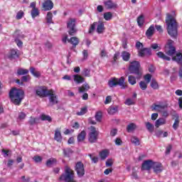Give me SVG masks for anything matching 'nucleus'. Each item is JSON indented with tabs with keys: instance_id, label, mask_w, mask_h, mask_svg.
<instances>
[{
	"instance_id": "obj_27",
	"label": "nucleus",
	"mask_w": 182,
	"mask_h": 182,
	"mask_svg": "<svg viewBox=\"0 0 182 182\" xmlns=\"http://www.w3.org/2000/svg\"><path fill=\"white\" fill-rule=\"evenodd\" d=\"M166 121L164 118H159L155 122V127L159 129V126H163L166 124Z\"/></svg>"
},
{
	"instance_id": "obj_57",
	"label": "nucleus",
	"mask_w": 182,
	"mask_h": 182,
	"mask_svg": "<svg viewBox=\"0 0 182 182\" xmlns=\"http://www.w3.org/2000/svg\"><path fill=\"white\" fill-rule=\"evenodd\" d=\"M125 105H127V106H132V105H134V102L133 101V100L128 98L125 101Z\"/></svg>"
},
{
	"instance_id": "obj_24",
	"label": "nucleus",
	"mask_w": 182,
	"mask_h": 182,
	"mask_svg": "<svg viewBox=\"0 0 182 182\" xmlns=\"http://www.w3.org/2000/svg\"><path fill=\"white\" fill-rule=\"evenodd\" d=\"M73 77L74 82H75L77 85H80V83H83V82H85V77L80 76V75H75Z\"/></svg>"
},
{
	"instance_id": "obj_17",
	"label": "nucleus",
	"mask_w": 182,
	"mask_h": 182,
	"mask_svg": "<svg viewBox=\"0 0 182 182\" xmlns=\"http://www.w3.org/2000/svg\"><path fill=\"white\" fill-rule=\"evenodd\" d=\"M105 8L107 9H114V8H117V4L112 0H108L105 2Z\"/></svg>"
},
{
	"instance_id": "obj_38",
	"label": "nucleus",
	"mask_w": 182,
	"mask_h": 182,
	"mask_svg": "<svg viewBox=\"0 0 182 182\" xmlns=\"http://www.w3.org/2000/svg\"><path fill=\"white\" fill-rule=\"evenodd\" d=\"M30 72L31 75H33L36 77H39L41 76V73H39L38 71H36L35 68L33 67L30 68Z\"/></svg>"
},
{
	"instance_id": "obj_35",
	"label": "nucleus",
	"mask_w": 182,
	"mask_h": 182,
	"mask_svg": "<svg viewBox=\"0 0 182 182\" xmlns=\"http://www.w3.org/2000/svg\"><path fill=\"white\" fill-rule=\"evenodd\" d=\"M145 126L150 133H153L154 132V125L150 122H145Z\"/></svg>"
},
{
	"instance_id": "obj_31",
	"label": "nucleus",
	"mask_w": 182,
	"mask_h": 182,
	"mask_svg": "<svg viewBox=\"0 0 182 182\" xmlns=\"http://www.w3.org/2000/svg\"><path fill=\"white\" fill-rule=\"evenodd\" d=\"M39 122H41V118H38V117L33 118L31 117L28 121V123L31 126H33V124H38Z\"/></svg>"
},
{
	"instance_id": "obj_52",
	"label": "nucleus",
	"mask_w": 182,
	"mask_h": 182,
	"mask_svg": "<svg viewBox=\"0 0 182 182\" xmlns=\"http://www.w3.org/2000/svg\"><path fill=\"white\" fill-rule=\"evenodd\" d=\"M97 26V22H94L89 30V33H92L93 32V31H95L96 29V26Z\"/></svg>"
},
{
	"instance_id": "obj_48",
	"label": "nucleus",
	"mask_w": 182,
	"mask_h": 182,
	"mask_svg": "<svg viewBox=\"0 0 182 182\" xmlns=\"http://www.w3.org/2000/svg\"><path fill=\"white\" fill-rule=\"evenodd\" d=\"M100 156L102 160H105L107 158V151L104 150L101 151Z\"/></svg>"
},
{
	"instance_id": "obj_11",
	"label": "nucleus",
	"mask_w": 182,
	"mask_h": 182,
	"mask_svg": "<svg viewBox=\"0 0 182 182\" xmlns=\"http://www.w3.org/2000/svg\"><path fill=\"white\" fill-rule=\"evenodd\" d=\"M152 168L155 174H159V173H161V171L164 170L163 164H161L160 162H154Z\"/></svg>"
},
{
	"instance_id": "obj_32",
	"label": "nucleus",
	"mask_w": 182,
	"mask_h": 182,
	"mask_svg": "<svg viewBox=\"0 0 182 182\" xmlns=\"http://www.w3.org/2000/svg\"><path fill=\"white\" fill-rule=\"evenodd\" d=\"M28 73H29V70L27 69L18 68L17 70V75H18V76H22L23 75H28Z\"/></svg>"
},
{
	"instance_id": "obj_33",
	"label": "nucleus",
	"mask_w": 182,
	"mask_h": 182,
	"mask_svg": "<svg viewBox=\"0 0 182 182\" xmlns=\"http://www.w3.org/2000/svg\"><path fill=\"white\" fill-rule=\"evenodd\" d=\"M175 117L176 119L173 124V129L177 130V129H178V124H180V119H178V114H175Z\"/></svg>"
},
{
	"instance_id": "obj_12",
	"label": "nucleus",
	"mask_w": 182,
	"mask_h": 182,
	"mask_svg": "<svg viewBox=\"0 0 182 182\" xmlns=\"http://www.w3.org/2000/svg\"><path fill=\"white\" fill-rule=\"evenodd\" d=\"M167 107V105H155L154 110H158V112H161L162 116L164 117H168V112L164 110ZM164 110V111H163Z\"/></svg>"
},
{
	"instance_id": "obj_13",
	"label": "nucleus",
	"mask_w": 182,
	"mask_h": 182,
	"mask_svg": "<svg viewBox=\"0 0 182 182\" xmlns=\"http://www.w3.org/2000/svg\"><path fill=\"white\" fill-rule=\"evenodd\" d=\"M19 50L16 49H11L8 54V58L10 60H13V59L19 58Z\"/></svg>"
},
{
	"instance_id": "obj_8",
	"label": "nucleus",
	"mask_w": 182,
	"mask_h": 182,
	"mask_svg": "<svg viewBox=\"0 0 182 182\" xmlns=\"http://www.w3.org/2000/svg\"><path fill=\"white\" fill-rule=\"evenodd\" d=\"M49 96V104L48 106H53L55 105H58V103L59 102V101L58 100V96L55 95V91H53V90H50V92H48V95Z\"/></svg>"
},
{
	"instance_id": "obj_59",
	"label": "nucleus",
	"mask_w": 182,
	"mask_h": 182,
	"mask_svg": "<svg viewBox=\"0 0 182 182\" xmlns=\"http://www.w3.org/2000/svg\"><path fill=\"white\" fill-rule=\"evenodd\" d=\"M151 48H153L154 50H160V47L159 46V44L154 43L151 45Z\"/></svg>"
},
{
	"instance_id": "obj_7",
	"label": "nucleus",
	"mask_w": 182,
	"mask_h": 182,
	"mask_svg": "<svg viewBox=\"0 0 182 182\" xmlns=\"http://www.w3.org/2000/svg\"><path fill=\"white\" fill-rule=\"evenodd\" d=\"M90 132L88 134V141L91 144L96 143L99 138V131L96 130V127L91 126L90 127Z\"/></svg>"
},
{
	"instance_id": "obj_63",
	"label": "nucleus",
	"mask_w": 182,
	"mask_h": 182,
	"mask_svg": "<svg viewBox=\"0 0 182 182\" xmlns=\"http://www.w3.org/2000/svg\"><path fill=\"white\" fill-rule=\"evenodd\" d=\"M110 102H112V96H107L105 99V104L109 105V103H110Z\"/></svg>"
},
{
	"instance_id": "obj_56",
	"label": "nucleus",
	"mask_w": 182,
	"mask_h": 182,
	"mask_svg": "<svg viewBox=\"0 0 182 182\" xmlns=\"http://www.w3.org/2000/svg\"><path fill=\"white\" fill-rule=\"evenodd\" d=\"M106 166L107 167H112V166H113V159H107L106 161Z\"/></svg>"
},
{
	"instance_id": "obj_55",
	"label": "nucleus",
	"mask_w": 182,
	"mask_h": 182,
	"mask_svg": "<svg viewBox=\"0 0 182 182\" xmlns=\"http://www.w3.org/2000/svg\"><path fill=\"white\" fill-rule=\"evenodd\" d=\"M144 78L146 83H150V81L151 80V75L147 74L144 77Z\"/></svg>"
},
{
	"instance_id": "obj_23",
	"label": "nucleus",
	"mask_w": 182,
	"mask_h": 182,
	"mask_svg": "<svg viewBox=\"0 0 182 182\" xmlns=\"http://www.w3.org/2000/svg\"><path fill=\"white\" fill-rule=\"evenodd\" d=\"M89 89H90L89 84L85 83L81 87H78V92L80 93H85V92H87Z\"/></svg>"
},
{
	"instance_id": "obj_26",
	"label": "nucleus",
	"mask_w": 182,
	"mask_h": 182,
	"mask_svg": "<svg viewBox=\"0 0 182 182\" xmlns=\"http://www.w3.org/2000/svg\"><path fill=\"white\" fill-rule=\"evenodd\" d=\"M158 58H160L161 59H163L164 60H168L170 61L171 60V58L168 57V55H166L164 53L159 51L156 53Z\"/></svg>"
},
{
	"instance_id": "obj_58",
	"label": "nucleus",
	"mask_w": 182,
	"mask_h": 182,
	"mask_svg": "<svg viewBox=\"0 0 182 182\" xmlns=\"http://www.w3.org/2000/svg\"><path fill=\"white\" fill-rule=\"evenodd\" d=\"M23 17V11H20L17 13L16 19H22Z\"/></svg>"
},
{
	"instance_id": "obj_42",
	"label": "nucleus",
	"mask_w": 182,
	"mask_h": 182,
	"mask_svg": "<svg viewBox=\"0 0 182 182\" xmlns=\"http://www.w3.org/2000/svg\"><path fill=\"white\" fill-rule=\"evenodd\" d=\"M86 113H87V107H84L81 108L80 112H77V116H83V114H86Z\"/></svg>"
},
{
	"instance_id": "obj_5",
	"label": "nucleus",
	"mask_w": 182,
	"mask_h": 182,
	"mask_svg": "<svg viewBox=\"0 0 182 182\" xmlns=\"http://www.w3.org/2000/svg\"><path fill=\"white\" fill-rule=\"evenodd\" d=\"M108 85L110 87H116L119 85L121 87V89H126L127 85L124 83V77H121L119 80L116 77H112L108 81Z\"/></svg>"
},
{
	"instance_id": "obj_44",
	"label": "nucleus",
	"mask_w": 182,
	"mask_h": 182,
	"mask_svg": "<svg viewBox=\"0 0 182 182\" xmlns=\"http://www.w3.org/2000/svg\"><path fill=\"white\" fill-rule=\"evenodd\" d=\"M108 113L109 114H115V113H117V107H110L108 109Z\"/></svg>"
},
{
	"instance_id": "obj_21",
	"label": "nucleus",
	"mask_w": 182,
	"mask_h": 182,
	"mask_svg": "<svg viewBox=\"0 0 182 182\" xmlns=\"http://www.w3.org/2000/svg\"><path fill=\"white\" fill-rule=\"evenodd\" d=\"M172 60L176 62L178 65H182V54L181 53H176V56L172 57Z\"/></svg>"
},
{
	"instance_id": "obj_39",
	"label": "nucleus",
	"mask_w": 182,
	"mask_h": 182,
	"mask_svg": "<svg viewBox=\"0 0 182 182\" xmlns=\"http://www.w3.org/2000/svg\"><path fill=\"white\" fill-rule=\"evenodd\" d=\"M52 18H53V14H52V12H48L46 16L47 23H53Z\"/></svg>"
},
{
	"instance_id": "obj_15",
	"label": "nucleus",
	"mask_w": 182,
	"mask_h": 182,
	"mask_svg": "<svg viewBox=\"0 0 182 182\" xmlns=\"http://www.w3.org/2000/svg\"><path fill=\"white\" fill-rule=\"evenodd\" d=\"M42 8L43 11H50L53 9V2L50 0H46L43 3Z\"/></svg>"
},
{
	"instance_id": "obj_43",
	"label": "nucleus",
	"mask_w": 182,
	"mask_h": 182,
	"mask_svg": "<svg viewBox=\"0 0 182 182\" xmlns=\"http://www.w3.org/2000/svg\"><path fill=\"white\" fill-rule=\"evenodd\" d=\"M112 18H113V14H112L111 12H107L104 14V19H105V21H110Z\"/></svg>"
},
{
	"instance_id": "obj_36",
	"label": "nucleus",
	"mask_w": 182,
	"mask_h": 182,
	"mask_svg": "<svg viewBox=\"0 0 182 182\" xmlns=\"http://www.w3.org/2000/svg\"><path fill=\"white\" fill-rule=\"evenodd\" d=\"M39 9H32L31 15L33 19H35L36 16H39Z\"/></svg>"
},
{
	"instance_id": "obj_29",
	"label": "nucleus",
	"mask_w": 182,
	"mask_h": 182,
	"mask_svg": "<svg viewBox=\"0 0 182 182\" xmlns=\"http://www.w3.org/2000/svg\"><path fill=\"white\" fill-rule=\"evenodd\" d=\"M121 56L123 60H124V62H129V60H130L131 55H130V53L127 51H122Z\"/></svg>"
},
{
	"instance_id": "obj_6",
	"label": "nucleus",
	"mask_w": 182,
	"mask_h": 182,
	"mask_svg": "<svg viewBox=\"0 0 182 182\" xmlns=\"http://www.w3.org/2000/svg\"><path fill=\"white\" fill-rule=\"evenodd\" d=\"M67 28L68 33L70 36H75L77 33V28H76V18H69L67 21Z\"/></svg>"
},
{
	"instance_id": "obj_10",
	"label": "nucleus",
	"mask_w": 182,
	"mask_h": 182,
	"mask_svg": "<svg viewBox=\"0 0 182 182\" xmlns=\"http://www.w3.org/2000/svg\"><path fill=\"white\" fill-rule=\"evenodd\" d=\"M75 168L78 177H83L85 176V165H83L82 161L77 162Z\"/></svg>"
},
{
	"instance_id": "obj_62",
	"label": "nucleus",
	"mask_w": 182,
	"mask_h": 182,
	"mask_svg": "<svg viewBox=\"0 0 182 182\" xmlns=\"http://www.w3.org/2000/svg\"><path fill=\"white\" fill-rule=\"evenodd\" d=\"M116 134H117V129H114L111 130L110 136H112V137H114V136H116Z\"/></svg>"
},
{
	"instance_id": "obj_51",
	"label": "nucleus",
	"mask_w": 182,
	"mask_h": 182,
	"mask_svg": "<svg viewBox=\"0 0 182 182\" xmlns=\"http://www.w3.org/2000/svg\"><path fill=\"white\" fill-rule=\"evenodd\" d=\"M151 87H152V89H159V84L156 80H152L151 82Z\"/></svg>"
},
{
	"instance_id": "obj_18",
	"label": "nucleus",
	"mask_w": 182,
	"mask_h": 182,
	"mask_svg": "<svg viewBox=\"0 0 182 182\" xmlns=\"http://www.w3.org/2000/svg\"><path fill=\"white\" fill-rule=\"evenodd\" d=\"M139 56H146V55H147L148 56H150V55H151V48H143V49H141L139 51Z\"/></svg>"
},
{
	"instance_id": "obj_9",
	"label": "nucleus",
	"mask_w": 182,
	"mask_h": 182,
	"mask_svg": "<svg viewBox=\"0 0 182 182\" xmlns=\"http://www.w3.org/2000/svg\"><path fill=\"white\" fill-rule=\"evenodd\" d=\"M36 92L37 96H40V97H47L50 92V90H48L46 87L41 86L39 87Z\"/></svg>"
},
{
	"instance_id": "obj_37",
	"label": "nucleus",
	"mask_w": 182,
	"mask_h": 182,
	"mask_svg": "<svg viewBox=\"0 0 182 182\" xmlns=\"http://www.w3.org/2000/svg\"><path fill=\"white\" fill-rule=\"evenodd\" d=\"M136 124L131 123L127 127V130L128 133H132V132H134V130H136Z\"/></svg>"
},
{
	"instance_id": "obj_30",
	"label": "nucleus",
	"mask_w": 182,
	"mask_h": 182,
	"mask_svg": "<svg viewBox=\"0 0 182 182\" xmlns=\"http://www.w3.org/2000/svg\"><path fill=\"white\" fill-rule=\"evenodd\" d=\"M154 34V26H151L149 29L146 31V36L148 38H150L151 36H153V35Z\"/></svg>"
},
{
	"instance_id": "obj_19",
	"label": "nucleus",
	"mask_w": 182,
	"mask_h": 182,
	"mask_svg": "<svg viewBox=\"0 0 182 182\" xmlns=\"http://www.w3.org/2000/svg\"><path fill=\"white\" fill-rule=\"evenodd\" d=\"M62 134L60 133V130L59 129H55V134H54V140L58 141V143H61L62 142Z\"/></svg>"
},
{
	"instance_id": "obj_20",
	"label": "nucleus",
	"mask_w": 182,
	"mask_h": 182,
	"mask_svg": "<svg viewBox=\"0 0 182 182\" xmlns=\"http://www.w3.org/2000/svg\"><path fill=\"white\" fill-rule=\"evenodd\" d=\"M68 43L73 45V48H76L79 45V38L77 37H71L68 40Z\"/></svg>"
},
{
	"instance_id": "obj_61",
	"label": "nucleus",
	"mask_w": 182,
	"mask_h": 182,
	"mask_svg": "<svg viewBox=\"0 0 182 182\" xmlns=\"http://www.w3.org/2000/svg\"><path fill=\"white\" fill-rule=\"evenodd\" d=\"M25 117H26V114L23 113V112H20L18 114V119H20L21 120L25 119Z\"/></svg>"
},
{
	"instance_id": "obj_60",
	"label": "nucleus",
	"mask_w": 182,
	"mask_h": 182,
	"mask_svg": "<svg viewBox=\"0 0 182 182\" xmlns=\"http://www.w3.org/2000/svg\"><path fill=\"white\" fill-rule=\"evenodd\" d=\"M14 159H9L7 162V167L9 168H12V166H14Z\"/></svg>"
},
{
	"instance_id": "obj_22",
	"label": "nucleus",
	"mask_w": 182,
	"mask_h": 182,
	"mask_svg": "<svg viewBox=\"0 0 182 182\" xmlns=\"http://www.w3.org/2000/svg\"><path fill=\"white\" fill-rule=\"evenodd\" d=\"M105 31V23L102 21H98L97 24V33H103Z\"/></svg>"
},
{
	"instance_id": "obj_2",
	"label": "nucleus",
	"mask_w": 182,
	"mask_h": 182,
	"mask_svg": "<svg viewBox=\"0 0 182 182\" xmlns=\"http://www.w3.org/2000/svg\"><path fill=\"white\" fill-rule=\"evenodd\" d=\"M9 96L14 105L19 106L22 100H23L25 92L21 89L12 88L9 93Z\"/></svg>"
},
{
	"instance_id": "obj_46",
	"label": "nucleus",
	"mask_w": 182,
	"mask_h": 182,
	"mask_svg": "<svg viewBox=\"0 0 182 182\" xmlns=\"http://www.w3.org/2000/svg\"><path fill=\"white\" fill-rule=\"evenodd\" d=\"M43 121L52 122V118L49 115L43 114L40 117Z\"/></svg>"
},
{
	"instance_id": "obj_28",
	"label": "nucleus",
	"mask_w": 182,
	"mask_h": 182,
	"mask_svg": "<svg viewBox=\"0 0 182 182\" xmlns=\"http://www.w3.org/2000/svg\"><path fill=\"white\" fill-rule=\"evenodd\" d=\"M85 139H86V131L82 130L78 135H77V141L79 143L84 141Z\"/></svg>"
},
{
	"instance_id": "obj_3",
	"label": "nucleus",
	"mask_w": 182,
	"mask_h": 182,
	"mask_svg": "<svg viewBox=\"0 0 182 182\" xmlns=\"http://www.w3.org/2000/svg\"><path fill=\"white\" fill-rule=\"evenodd\" d=\"M129 73H133L136 75V79L141 77V70H140V63L139 61L131 62V65L129 67Z\"/></svg>"
},
{
	"instance_id": "obj_45",
	"label": "nucleus",
	"mask_w": 182,
	"mask_h": 182,
	"mask_svg": "<svg viewBox=\"0 0 182 182\" xmlns=\"http://www.w3.org/2000/svg\"><path fill=\"white\" fill-rule=\"evenodd\" d=\"M82 76H85V77H90V70H89L87 68H84L82 71Z\"/></svg>"
},
{
	"instance_id": "obj_4",
	"label": "nucleus",
	"mask_w": 182,
	"mask_h": 182,
	"mask_svg": "<svg viewBox=\"0 0 182 182\" xmlns=\"http://www.w3.org/2000/svg\"><path fill=\"white\" fill-rule=\"evenodd\" d=\"M73 176V171L69 166H65V173L60 176V181H62L64 180L65 182H76Z\"/></svg>"
},
{
	"instance_id": "obj_54",
	"label": "nucleus",
	"mask_w": 182,
	"mask_h": 182,
	"mask_svg": "<svg viewBox=\"0 0 182 182\" xmlns=\"http://www.w3.org/2000/svg\"><path fill=\"white\" fill-rule=\"evenodd\" d=\"M33 160L35 161V163H42V157L39 156H33Z\"/></svg>"
},
{
	"instance_id": "obj_16",
	"label": "nucleus",
	"mask_w": 182,
	"mask_h": 182,
	"mask_svg": "<svg viewBox=\"0 0 182 182\" xmlns=\"http://www.w3.org/2000/svg\"><path fill=\"white\" fill-rule=\"evenodd\" d=\"M165 53L168 55V56H174L176 55V47L169 45V47L166 49Z\"/></svg>"
},
{
	"instance_id": "obj_25",
	"label": "nucleus",
	"mask_w": 182,
	"mask_h": 182,
	"mask_svg": "<svg viewBox=\"0 0 182 182\" xmlns=\"http://www.w3.org/2000/svg\"><path fill=\"white\" fill-rule=\"evenodd\" d=\"M58 161L55 158H50L46 161L47 167H53V166L56 165Z\"/></svg>"
},
{
	"instance_id": "obj_49",
	"label": "nucleus",
	"mask_w": 182,
	"mask_h": 182,
	"mask_svg": "<svg viewBox=\"0 0 182 182\" xmlns=\"http://www.w3.org/2000/svg\"><path fill=\"white\" fill-rule=\"evenodd\" d=\"M139 87L141 90H146L147 89V84L144 81L139 82Z\"/></svg>"
},
{
	"instance_id": "obj_40",
	"label": "nucleus",
	"mask_w": 182,
	"mask_h": 182,
	"mask_svg": "<svg viewBox=\"0 0 182 182\" xmlns=\"http://www.w3.org/2000/svg\"><path fill=\"white\" fill-rule=\"evenodd\" d=\"M131 142L135 144V146H140V140L136 136H132L131 138Z\"/></svg>"
},
{
	"instance_id": "obj_50",
	"label": "nucleus",
	"mask_w": 182,
	"mask_h": 182,
	"mask_svg": "<svg viewBox=\"0 0 182 182\" xmlns=\"http://www.w3.org/2000/svg\"><path fill=\"white\" fill-rule=\"evenodd\" d=\"M95 120H97V122H102V112H98L95 114Z\"/></svg>"
},
{
	"instance_id": "obj_47",
	"label": "nucleus",
	"mask_w": 182,
	"mask_h": 182,
	"mask_svg": "<svg viewBox=\"0 0 182 182\" xmlns=\"http://www.w3.org/2000/svg\"><path fill=\"white\" fill-rule=\"evenodd\" d=\"M73 151L70 149H63V154L65 157H69V155L72 154Z\"/></svg>"
},
{
	"instance_id": "obj_64",
	"label": "nucleus",
	"mask_w": 182,
	"mask_h": 182,
	"mask_svg": "<svg viewBox=\"0 0 182 182\" xmlns=\"http://www.w3.org/2000/svg\"><path fill=\"white\" fill-rule=\"evenodd\" d=\"M21 180H23V182H30L31 178L30 177L26 178L25 176H21Z\"/></svg>"
},
{
	"instance_id": "obj_53",
	"label": "nucleus",
	"mask_w": 182,
	"mask_h": 182,
	"mask_svg": "<svg viewBox=\"0 0 182 182\" xmlns=\"http://www.w3.org/2000/svg\"><path fill=\"white\" fill-rule=\"evenodd\" d=\"M83 58L82 60H86L89 58V51L87 50H84L82 51Z\"/></svg>"
},
{
	"instance_id": "obj_14",
	"label": "nucleus",
	"mask_w": 182,
	"mask_h": 182,
	"mask_svg": "<svg viewBox=\"0 0 182 182\" xmlns=\"http://www.w3.org/2000/svg\"><path fill=\"white\" fill-rule=\"evenodd\" d=\"M154 163V161H153L151 160H147V161H144V163L142 164L141 170L149 171V170L153 168Z\"/></svg>"
},
{
	"instance_id": "obj_34",
	"label": "nucleus",
	"mask_w": 182,
	"mask_h": 182,
	"mask_svg": "<svg viewBox=\"0 0 182 182\" xmlns=\"http://www.w3.org/2000/svg\"><path fill=\"white\" fill-rule=\"evenodd\" d=\"M136 22L139 26H143L144 25V16L143 14L140 15L136 18Z\"/></svg>"
},
{
	"instance_id": "obj_41",
	"label": "nucleus",
	"mask_w": 182,
	"mask_h": 182,
	"mask_svg": "<svg viewBox=\"0 0 182 182\" xmlns=\"http://www.w3.org/2000/svg\"><path fill=\"white\" fill-rule=\"evenodd\" d=\"M128 82L129 83H130V85H136V77H134V76L133 75H129L128 77Z\"/></svg>"
},
{
	"instance_id": "obj_1",
	"label": "nucleus",
	"mask_w": 182,
	"mask_h": 182,
	"mask_svg": "<svg viewBox=\"0 0 182 182\" xmlns=\"http://www.w3.org/2000/svg\"><path fill=\"white\" fill-rule=\"evenodd\" d=\"M166 23L167 26V31L171 38H177V21L171 14L166 15Z\"/></svg>"
}]
</instances>
